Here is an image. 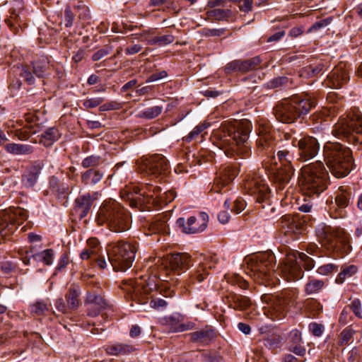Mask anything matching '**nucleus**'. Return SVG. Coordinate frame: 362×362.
<instances>
[{"mask_svg": "<svg viewBox=\"0 0 362 362\" xmlns=\"http://www.w3.org/2000/svg\"><path fill=\"white\" fill-rule=\"evenodd\" d=\"M324 156L332 174L341 178L346 176L353 165L351 151L339 143H327L324 147Z\"/></svg>", "mask_w": 362, "mask_h": 362, "instance_id": "f03ea898", "label": "nucleus"}, {"mask_svg": "<svg viewBox=\"0 0 362 362\" xmlns=\"http://www.w3.org/2000/svg\"><path fill=\"white\" fill-rule=\"evenodd\" d=\"M315 232L321 244L327 249L334 250L340 245L343 253L347 254L351 251L349 235L344 230L320 223L317 226Z\"/></svg>", "mask_w": 362, "mask_h": 362, "instance_id": "423d86ee", "label": "nucleus"}, {"mask_svg": "<svg viewBox=\"0 0 362 362\" xmlns=\"http://www.w3.org/2000/svg\"><path fill=\"white\" fill-rule=\"evenodd\" d=\"M273 257L271 254H261L248 259L247 264L250 274L256 279L269 280L271 277Z\"/></svg>", "mask_w": 362, "mask_h": 362, "instance_id": "f8f14e48", "label": "nucleus"}, {"mask_svg": "<svg viewBox=\"0 0 362 362\" xmlns=\"http://www.w3.org/2000/svg\"><path fill=\"white\" fill-rule=\"evenodd\" d=\"M337 267L333 264H327L318 267L317 272L321 275H328L334 272H337Z\"/></svg>", "mask_w": 362, "mask_h": 362, "instance_id": "864d4df0", "label": "nucleus"}, {"mask_svg": "<svg viewBox=\"0 0 362 362\" xmlns=\"http://www.w3.org/2000/svg\"><path fill=\"white\" fill-rule=\"evenodd\" d=\"M252 124L247 119L240 121H225L214 132L219 141V148L228 157L235 155L246 158L250 155V144L248 141Z\"/></svg>", "mask_w": 362, "mask_h": 362, "instance_id": "f257e3e1", "label": "nucleus"}, {"mask_svg": "<svg viewBox=\"0 0 362 362\" xmlns=\"http://www.w3.org/2000/svg\"><path fill=\"white\" fill-rule=\"evenodd\" d=\"M252 5H253V1L252 0H243L242 3L238 6L240 10L245 12L249 13L252 11Z\"/></svg>", "mask_w": 362, "mask_h": 362, "instance_id": "69168bd1", "label": "nucleus"}, {"mask_svg": "<svg viewBox=\"0 0 362 362\" xmlns=\"http://www.w3.org/2000/svg\"><path fill=\"white\" fill-rule=\"evenodd\" d=\"M101 163V158L99 156L92 155L86 157L82 161V166L85 168H94L99 165Z\"/></svg>", "mask_w": 362, "mask_h": 362, "instance_id": "de8ad7c7", "label": "nucleus"}, {"mask_svg": "<svg viewBox=\"0 0 362 362\" xmlns=\"http://www.w3.org/2000/svg\"><path fill=\"white\" fill-rule=\"evenodd\" d=\"M293 155L287 149L280 150L277 152V158L283 166H292Z\"/></svg>", "mask_w": 362, "mask_h": 362, "instance_id": "a18cd8bd", "label": "nucleus"}, {"mask_svg": "<svg viewBox=\"0 0 362 362\" xmlns=\"http://www.w3.org/2000/svg\"><path fill=\"white\" fill-rule=\"evenodd\" d=\"M105 350L108 355L118 356L130 354L136 351V348L129 344L116 342L106 345Z\"/></svg>", "mask_w": 362, "mask_h": 362, "instance_id": "b1692460", "label": "nucleus"}, {"mask_svg": "<svg viewBox=\"0 0 362 362\" xmlns=\"http://www.w3.org/2000/svg\"><path fill=\"white\" fill-rule=\"evenodd\" d=\"M190 337L194 342L208 344L215 337V332L210 329H203L191 333Z\"/></svg>", "mask_w": 362, "mask_h": 362, "instance_id": "c756f323", "label": "nucleus"}, {"mask_svg": "<svg viewBox=\"0 0 362 362\" xmlns=\"http://www.w3.org/2000/svg\"><path fill=\"white\" fill-rule=\"evenodd\" d=\"M329 23L327 19H324L318 22L315 23L308 30V33H312L320 30L322 28L326 27Z\"/></svg>", "mask_w": 362, "mask_h": 362, "instance_id": "0e129e2a", "label": "nucleus"}, {"mask_svg": "<svg viewBox=\"0 0 362 362\" xmlns=\"http://www.w3.org/2000/svg\"><path fill=\"white\" fill-rule=\"evenodd\" d=\"M146 195L136 197L132 202L131 206H136L138 203H146L153 204L156 207H161L171 202L176 197L173 190H168L161 194V188L157 186H149L147 191L144 192Z\"/></svg>", "mask_w": 362, "mask_h": 362, "instance_id": "9d476101", "label": "nucleus"}, {"mask_svg": "<svg viewBox=\"0 0 362 362\" xmlns=\"http://www.w3.org/2000/svg\"><path fill=\"white\" fill-rule=\"evenodd\" d=\"M303 264L306 270H310L314 267V261L303 252L291 251L288 252L284 264L281 267L283 276L288 281L301 279L303 272L300 266Z\"/></svg>", "mask_w": 362, "mask_h": 362, "instance_id": "6e6552de", "label": "nucleus"}, {"mask_svg": "<svg viewBox=\"0 0 362 362\" xmlns=\"http://www.w3.org/2000/svg\"><path fill=\"white\" fill-rule=\"evenodd\" d=\"M353 132L362 134V115L358 112L349 113L341 117L334 124L332 134L334 136H348Z\"/></svg>", "mask_w": 362, "mask_h": 362, "instance_id": "ddd939ff", "label": "nucleus"}, {"mask_svg": "<svg viewBox=\"0 0 362 362\" xmlns=\"http://www.w3.org/2000/svg\"><path fill=\"white\" fill-rule=\"evenodd\" d=\"M323 66L322 64H318L315 67L308 66L305 67L303 71V75H306L308 76H314L318 74L322 70Z\"/></svg>", "mask_w": 362, "mask_h": 362, "instance_id": "6e6d98bb", "label": "nucleus"}, {"mask_svg": "<svg viewBox=\"0 0 362 362\" xmlns=\"http://www.w3.org/2000/svg\"><path fill=\"white\" fill-rule=\"evenodd\" d=\"M139 168L141 173L158 177L167 173L169 165L168 160L163 156L156 154L149 158H143Z\"/></svg>", "mask_w": 362, "mask_h": 362, "instance_id": "2eb2a0df", "label": "nucleus"}, {"mask_svg": "<svg viewBox=\"0 0 362 362\" xmlns=\"http://www.w3.org/2000/svg\"><path fill=\"white\" fill-rule=\"evenodd\" d=\"M260 63L261 59L259 57H252L245 61L234 60L226 66V70L228 72L235 71L245 73L257 69Z\"/></svg>", "mask_w": 362, "mask_h": 362, "instance_id": "aec40b11", "label": "nucleus"}, {"mask_svg": "<svg viewBox=\"0 0 362 362\" xmlns=\"http://www.w3.org/2000/svg\"><path fill=\"white\" fill-rule=\"evenodd\" d=\"M122 107L121 103L117 101H110L103 105H101L99 107L102 112L119 110Z\"/></svg>", "mask_w": 362, "mask_h": 362, "instance_id": "5fc2aeb1", "label": "nucleus"}, {"mask_svg": "<svg viewBox=\"0 0 362 362\" xmlns=\"http://www.w3.org/2000/svg\"><path fill=\"white\" fill-rule=\"evenodd\" d=\"M163 111V107L160 105H155L148 108H146L144 110L140 111L137 117L139 118H145L148 119H151L156 118L158 115L161 114Z\"/></svg>", "mask_w": 362, "mask_h": 362, "instance_id": "e433bc0d", "label": "nucleus"}, {"mask_svg": "<svg viewBox=\"0 0 362 362\" xmlns=\"http://www.w3.org/2000/svg\"><path fill=\"white\" fill-rule=\"evenodd\" d=\"M239 170L235 166L227 165L223 167L220 171V175L215 180L214 190L218 192L220 186L221 187L230 184L238 175Z\"/></svg>", "mask_w": 362, "mask_h": 362, "instance_id": "412c9836", "label": "nucleus"}, {"mask_svg": "<svg viewBox=\"0 0 362 362\" xmlns=\"http://www.w3.org/2000/svg\"><path fill=\"white\" fill-rule=\"evenodd\" d=\"M48 309V305L42 301L36 302L31 306V312L37 315H42Z\"/></svg>", "mask_w": 362, "mask_h": 362, "instance_id": "603ef678", "label": "nucleus"}, {"mask_svg": "<svg viewBox=\"0 0 362 362\" xmlns=\"http://www.w3.org/2000/svg\"><path fill=\"white\" fill-rule=\"evenodd\" d=\"M315 105V100L310 96L296 95L277 105L274 108V115L281 122L292 123L297 118L308 114Z\"/></svg>", "mask_w": 362, "mask_h": 362, "instance_id": "20e7f679", "label": "nucleus"}, {"mask_svg": "<svg viewBox=\"0 0 362 362\" xmlns=\"http://www.w3.org/2000/svg\"><path fill=\"white\" fill-rule=\"evenodd\" d=\"M245 187L250 191L252 194L257 197L258 203L266 202L267 204H270L269 201L270 189L264 180L259 177L254 178L247 181Z\"/></svg>", "mask_w": 362, "mask_h": 362, "instance_id": "a211bd4d", "label": "nucleus"}, {"mask_svg": "<svg viewBox=\"0 0 362 362\" xmlns=\"http://www.w3.org/2000/svg\"><path fill=\"white\" fill-rule=\"evenodd\" d=\"M211 14L216 20L221 21L229 17L231 14V11L229 9L216 8L211 11Z\"/></svg>", "mask_w": 362, "mask_h": 362, "instance_id": "3c124183", "label": "nucleus"}, {"mask_svg": "<svg viewBox=\"0 0 362 362\" xmlns=\"http://www.w3.org/2000/svg\"><path fill=\"white\" fill-rule=\"evenodd\" d=\"M42 167L41 163H36L23 175L22 181L25 186L32 187L35 185L40 174Z\"/></svg>", "mask_w": 362, "mask_h": 362, "instance_id": "bb28decb", "label": "nucleus"}, {"mask_svg": "<svg viewBox=\"0 0 362 362\" xmlns=\"http://www.w3.org/2000/svg\"><path fill=\"white\" fill-rule=\"evenodd\" d=\"M55 307L58 311L62 313H66L67 310H69L62 298H59L55 302Z\"/></svg>", "mask_w": 362, "mask_h": 362, "instance_id": "338daca9", "label": "nucleus"}, {"mask_svg": "<svg viewBox=\"0 0 362 362\" xmlns=\"http://www.w3.org/2000/svg\"><path fill=\"white\" fill-rule=\"evenodd\" d=\"M64 20L66 27L69 28L73 25L74 14L71 11L70 6H67L65 9Z\"/></svg>", "mask_w": 362, "mask_h": 362, "instance_id": "bf43d9fd", "label": "nucleus"}, {"mask_svg": "<svg viewBox=\"0 0 362 362\" xmlns=\"http://www.w3.org/2000/svg\"><path fill=\"white\" fill-rule=\"evenodd\" d=\"M81 290L77 286H71L65 296L67 307L69 310H76L80 305Z\"/></svg>", "mask_w": 362, "mask_h": 362, "instance_id": "c85d7f7f", "label": "nucleus"}, {"mask_svg": "<svg viewBox=\"0 0 362 362\" xmlns=\"http://www.w3.org/2000/svg\"><path fill=\"white\" fill-rule=\"evenodd\" d=\"M192 263L191 256L187 252L172 254L167 259H158L156 264H159V272L169 270L177 272L178 274L187 270Z\"/></svg>", "mask_w": 362, "mask_h": 362, "instance_id": "4468645a", "label": "nucleus"}, {"mask_svg": "<svg viewBox=\"0 0 362 362\" xmlns=\"http://www.w3.org/2000/svg\"><path fill=\"white\" fill-rule=\"evenodd\" d=\"M351 309L356 317L362 319V306L361 303L358 299H355L351 302Z\"/></svg>", "mask_w": 362, "mask_h": 362, "instance_id": "13d9d810", "label": "nucleus"}, {"mask_svg": "<svg viewBox=\"0 0 362 362\" xmlns=\"http://www.w3.org/2000/svg\"><path fill=\"white\" fill-rule=\"evenodd\" d=\"M294 168L293 166H283L277 168L274 170L272 179L275 182L283 186L289 182L294 174Z\"/></svg>", "mask_w": 362, "mask_h": 362, "instance_id": "5701e85b", "label": "nucleus"}, {"mask_svg": "<svg viewBox=\"0 0 362 362\" xmlns=\"http://www.w3.org/2000/svg\"><path fill=\"white\" fill-rule=\"evenodd\" d=\"M174 36L172 35H166L162 36H156L148 40V45H158V46H165L170 45L174 41Z\"/></svg>", "mask_w": 362, "mask_h": 362, "instance_id": "ea45409f", "label": "nucleus"}, {"mask_svg": "<svg viewBox=\"0 0 362 362\" xmlns=\"http://www.w3.org/2000/svg\"><path fill=\"white\" fill-rule=\"evenodd\" d=\"M274 142L272 140V136L269 133L267 132V129H261L259 131V139L257 140L258 146L266 148L272 146Z\"/></svg>", "mask_w": 362, "mask_h": 362, "instance_id": "58836bf2", "label": "nucleus"}, {"mask_svg": "<svg viewBox=\"0 0 362 362\" xmlns=\"http://www.w3.org/2000/svg\"><path fill=\"white\" fill-rule=\"evenodd\" d=\"M104 98L102 97H94L90 98H86L83 101V105L86 109L94 108L98 106H100L103 103Z\"/></svg>", "mask_w": 362, "mask_h": 362, "instance_id": "09e8293b", "label": "nucleus"}, {"mask_svg": "<svg viewBox=\"0 0 362 362\" xmlns=\"http://www.w3.org/2000/svg\"><path fill=\"white\" fill-rule=\"evenodd\" d=\"M232 302L235 309L245 310L251 305L249 298L243 296L235 295L232 298Z\"/></svg>", "mask_w": 362, "mask_h": 362, "instance_id": "a19ab883", "label": "nucleus"}, {"mask_svg": "<svg viewBox=\"0 0 362 362\" xmlns=\"http://www.w3.org/2000/svg\"><path fill=\"white\" fill-rule=\"evenodd\" d=\"M165 325L168 327L170 332H180L189 329V325L180 323L174 316H170L165 318Z\"/></svg>", "mask_w": 362, "mask_h": 362, "instance_id": "f704fd0d", "label": "nucleus"}, {"mask_svg": "<svg viewBox=\"0 0 362 362\" xmlns=\"http://www.w3.org/2000/svg\"><path fill=\"white\" fill-rule=\"evenodd\" d=\"M353 198L351 189L345 186L340 187L335 197V202L338 207L344 209L347 207Z\"/></svg>", "mask_w": 362, "mask_h": 362, "instance_id": "a878e982", "label": "nucleus"}, {"mask_svg": "<svg viewBox=\"0 0 362 362\" xmlns=\"http://www.w3.org/2000/svg\"><path fill=\"white\" fill-rule=\"evenodd\" d=\"M28 216V211L20 207L10 208L8 211L0 213V235L6 238L12 234L15 224L21 225Z\"/></svg>", "mask_w": 362, "mask_h": 362, "instance_id": "9b49d317", "label": "nucleus"}, {"mask_svg": "<svg viewBox=\"0 0 362 362\" xmlns=\"http://www.w3.org/2000/svg\"><path fill=\"white\" fill-rule=\"evenodd\" d=\"M93 199L90 194H84L76 200V210L79 213L81 218L85 217L90 211Z\"/></svg>", "mask_w": 362, "mask_h": 362, "instance_id": "cd10ccee", "label": "nucleus"}, {"mask_svg": "<svg viewBox=\"0 0 362 362\" xmlns=\"http://www.w3.org/2000/svg\"><path fill=\"white\" fill-rule=\"evenodd\" d=\"M301 186L309 195H319L327 187L328 173L321 161H317L301 168Z\"/></svg>", "mask_w": 362, "mask_h": 362, "instance_id": "39448f33", "label": "nucleus"}, {"mask_svg": "<svg viewBox=\"0 0 362 362\" xmlns=\"http://www.w3.org/2000/svg\"><path fill=\"white\" fill-rule=\"evenodd\" d=\"M325 286L322 280L310 279L305 286V291L308 295L314 294L320 291Z\"/></svg>", "mask_w": 362, "mask_h": 362, "instance_id": "4c0bfd02", "label": "nucleus"}, {"mask_svg": "<svg viewBox=\"0 0 362 362\" xmlns=\"http://www.w3.org/2000/svg\"><path fill=\"white\" fill-rule=\"evenodd\" d=\"M309 329L315 337H320L324 332V326L317 322H313L309 325Z\"/></svg>", "mask_w": 362, "mask_h": 362, "instance_id": "4d7b16f0", "label": "nucleus"}, {"mask_svg": "<svg viewBox=\"0 0 362 362\" xmlns=\"http://www.w3.org/2000/svg\"><path fill=\"white\" fill-rule=\"evenodd\" d=\"M156 278L161 279V274L156 272L154 278L148 276L146 279L140 277L136 280H128L125 281L123 289L131 293L132 298L139 303L146 304L148 299L147 296L157 288Z\"/></svg>", "mask_w": 362, "mask_h": 362, "instance_id": "1a4fd4ad", "label": "nucleus"}, {"mask_svg": "<svg viewBox=\"0 0 362 362\" xmlns=\"http://www.w3.org/2000/svg\"><path fill=\"white\" fill-rule=\"evenodd\" d=\"M85 305L88 307V315L96 317L101 310L106 308L107 303L101 295L88 291Z\"/></svg>", "mask_w": 362, "mask_h": 362, "instance_id": "6ab92c4d", "label": "nucleus"}, {"mask_svg": "<svg viewBox=\"0 0 362 362\" xmlns=\"http://www.w3.org/2000/svg\"><path fill=\"white\" fill-rule=\"evenodd\" d=\"M33 72L38 77H43L49 68V61L46 57H42L33 63Z\"/></svg>", "mask_w": 362, "mask_h": 362, "instance_id": "c9c22d12", "label": "nucleus"}, {"mask_svg": "<svg viewBox=\"0 0 362 362\" xmlns=\"http://www.w3.org/2000/svg\"><path fill=\"white\" fill-rule=\"evenodd\" d=\"M153 233H165L167 230V222L165 219L157 218L149 226Z\"/></svg>", "mask_w": 362, "mask_h": 362, "instance_id": "c03bdc74", "label": "nucleus"}, {"mask_svg": "<svg viewBox=\"0 0 362 362\" xmlns=\"http://www.w3.org/2000/svg\"><path fill=\"white\" fill-rule=\"evenodd\" d=\"M33 257L37 260L43 262L46 265H51L53 262L54 251L52 249H47Z\"/></svg>", "mask_w": 362, "mask_h": 362, "instance_id": "79ce46f5", "label": "nucleus"}, {"mask_svg": "<svg viewBox=\"0 0 362 362\" xmlns=\"http://www.w3.org/2000/svg\"><path fill=\"white\" fill-rule=\"evenodd\" d=\"M209 127V124L206 123H202L197 127H195L192 132H189L188 136L186 137L187 141H190L192 139H195L199 134H201L202 132H204L207 127Z\"/></svg>", "mask_w": 362, "mask_h": 362, "instance_id": "8fccbe9b", "label": "nucleus"}, {"mask_svg": "<svg viewBox=\"0 0 362 362\" xmlns=\"http://www.w3.org/2000/svg\"><path fill=\"white\" fill-rule=\"evenodd\" d=\"M328 79L333 88H341L349 79V76L345 69V65L340 64L334 67L328 76Z\"/></svg>", "mask_w": 362, "mask_h": 362, "instance_id": "4be33fe9", "label": "nucleus"}, {"mask_svg": "<svg viewBox=\"0 0 362 362\" xmlns=\"http://www.w3.org/2000/svg\"><path fill=\"white\" fill-rule=\"evenodd\" d=\"M203 362H225V361L221 356L204 355Z\"/></svg>", "mask_w": 362, "mask_h": 362, "instance_id": "774afa93", "label": "nucleus"}, {"mask_svg": "<svg viewBox=\"0 0 362 362\" xmlns=\"http://www.w3.org/2000/svg\"><path fill=\"white\" fill-rule=\"evenodd\" d=\"M354 331L351 327L345 328L339 335V344L340 346L346 345L352 339Z\"/></svg>", "mask_w": 362, "mask_h": 362, "instance_id": "49530a36", "label": "nucleus"}, {"mask_svg": "<svg viewBox=\"0 0 362 362\" xmlns=\"http://www.w3.org/2000/svg\"><path fill=\"white\" fill-rule=\"evenodd\" d=\"M99 225H106L112 231L122 233L129 228V214L115 200H105L96 216Z\"/></svg>", "mask_w": 362, "mask_h": 362, "instance_id": "7ed1b4c3", "label": "nucleus"}, {"mask_svg": "<svg viewBox=\"0 0 362 362\" xmlns=\"http://www.w3.org/2000/svg\"><path fill=\"white\" fill-rule=\"evenodd\" d=\"M166 76H167V72L165 71H161L160 72L155 73V74H153L151 76H149L148 77V78L146 79V83L154 82L158 80L164 78Z\"/></svg>", "mask_w": 362, "mask_h": 362, "instance_id": "e2e57ef3", "label": "nucleus"}, {"mask_svg": "<svg viewBox=\"0 0 362 362\" xmlns=\"http://www.w3.org/2000/svg\"><path fill=\"white\" fill-rule=\"evenodd\" d=\"M358 271L356 265H347L341 267V272L336 278V283L338 284H343L346 279L354 276Z\"/></svg>", "mask_w": 362, "mask_h": 362, "instance_id": "72a5a7b5", "label": "nucleus"}, {"mask_svg": "<svg viewBox=\"0 0 362 362\" xmlns=\"http://www.w3.org/2000/svg\"><path fill=\"white\" fill-rule=\"evenodd\" d=\"M103 177V173L98 170L90 169L81 175V181L87 185H93L98 183Z\"/></svg>", "mask_w": 362, "mask_h": 362, "instance_id": "7c9ffc66", "label": "nucleus"}, {"mask_svg": "<svg viewBox=\"0 0 362 362\" xmlns=\"http://www.w3.org/2000/svg\"><path fill=\"white\" fill-rule=\"evenodd\" d=\"M151 306L154 309H160L167 306L168 303L162 298H153L150 303Z\"/></svg>", "mask_w": 362, "mask_h": 362, "instance_id": "680f3d73", "label": "nucleus"}, {"mask_svg": "<svg viewBox=\"0 0 362 362\" xmlns=\"http://www.w3.org/2000/svg\"><path fill=\"white\" fill-rule=\"evenodd\" d=\"M136 247L131 243L118 242L108 250V259L116 272H124L132 266Z\"/></svg>", "mask_w": 362, "mask_h": 362, "instance_id": "0eeeda50", "label": "nucleus"}, {"mask_svg": "<svg viewBox=\"0 0 362 362\" xmlns=\"http://www.w3.org/2000/svg\"><path fill=\"white\" fill-rule=\"evenodd\" d=\"M208 274L209 273L207 272L206 267L202 264H199V266L192 272L189 280L186 282V284L189 286L191 284H194L195 281L200 283L206 278Z\"/></svg>", "mask_w": 362, "mask_h": 362, "instance_id": "2f4dec72", "label": "nucleus"}, {"mask_svg": "<svg viewBox=\"0 0 362 362\" xmlns=\"http://www.w3.org/2000/svg\"><path fill=\"white\" fill-rule=\"evenodd\" d=\"M209 221V216L201 212L197 216H190L187 221L184 218L177 220V226L186 234H193L204 231Z\"/></svg>", "mask_w": 362, "mask_h": 362, "instance_id": "dca6fc26", "label": "nucleus"}, {"mask_svg": "<svg viewBox=\"0 0 362 362\" xmlns=\"http://www.w3.org/2000/svg\"><path fill=\"white\" fill-rule=\"evenodd\" d=\"M45 145L49 146L57 140L59 136L58 130L55 128H49L42 135Z\"/></svg>", "mask_w": 362, "mask_h": 362, "instance_id": "37998d69", "label": "nucleus"}, {"mask_svg": "<svg viewBox=\"0 0 362 362\" xmlns=\"http://www.w3.org/2000/svg\"><path fill=\"white\" fill-rule=\"evenodd\" d=\"M281 224L286 235H298L301 233V226L298 220L290 215L284 216L281 218Z\"/></svg>", "mask_w": 362, "mask_h": 362, "instance_id": "393cba45", "label": "nucleus"}, {"mask_svg": "<svg viewBox=\"0 0 362 362\" xmlns=\"http://www.w3.org/2000/svg\"><path fill=\"white\" fill-rule=\"evenodd\" d=\"M298 148L299 160L305 162L315 158L320 151V144L313 136H305L298 140L296 146Z\"/></svg>", "mask_w": 362, "mask_h": 362, "instance_id": "f3484780", "label": "nucleus"}, {"mask_svg": "<svg viewBox=\"0 0 362 362\" xmlns=\"http://www.w3.org/2000/svg\"><path fill=\"white\" fill-rule=\"evenodd\" d=\"M246 207V203L244 199L242 198H238L234 202V207L232 209L235 214H240L242 212Z\"/></svg>", "mask_w": 362, "mask_h": 362, "instance_id": "052dcab7", "label": "nucleus"}, {"mask_svg": "<svg viewBox=\"0 0 362 362\" xmlns=\"http://www.w3.org/2000/svg\"><path fill=\"white\" fill-rule=\"evenodd\" d=\"M6 151L13 155H28L33 152V148L30 145L10 143L6 145Z\"/></svg>", "mask_w": 362, "mask_h": 362, "instance_id": "473e14b6", "label": "nucleus"}]
</instances>
